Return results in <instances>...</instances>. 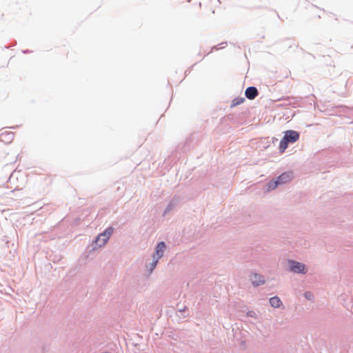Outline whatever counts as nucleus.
Masks as SVG:
<instances>
[{
  "mask_svg": "<svg viewBox=\"0 0 353 353\" xmlns=\"http://www.w3.org/2000/svg\"><path fill=\"white\" fill-rule=\"evenodd\" d=\"M299 139V134L294 130H287L285 132L283 138L279 144V152L283 153L288 148V144L296 142Z\"/></svg>",
  "mask_w": 353,
  "mask_h": 353,
  "instance_id": "1",
  "label": "nucleus"
},
{
  "mask_svg": "<svg viewBox=\"0 0 353 353\" xmlns=\"http://www.w3.org/2000/svg\"><path fill=\"white\" fill-rule=\"evenodd\" d=\"M113 231L114 228L110 227L104 232L99 234L96 240L97 244L99 245V246L104 245L108 241Z\"/></svg>",
  "mask_w": 353,
  "mask_h": 353,
  "instance_id": "2",
  "label": "nucleus"
},
{
  "mask_svg": "<svg viewBox=\"0 0 353 353\" xmlns=\"http://www.w3.org/2000/svg\"><path fill=\"white\" fill-rule=\"evenodd\" d=\"M165 248V244L164 242H160L157 248H156V254L153 256L154 261L152 264V269H154L157 263L158 262V260L163 256L164 250Z\"/></svg>",
  "mask_w": 353,
  "mask_h": 353,
  "instance_id": "3",
  "label": "nucleus"
},
{
  "mask_svg": "<svg viewBox=\"0 0 353 353\" xmlns=\"http://www.w3.org/2000/svg\"><path fill=\"white\" fill-rule=\"evenodd\" d=\"M290 270L296 273H305V266L303 263L292 261L290 263Z\"/></svg>",
  "mask_w": 353,
  "mask_h": 353,
  "instance_id": "4",
  "label": "nucleus"
},
{
  "mask_svg": "<svg viewBox=\"0 0 353 353\" xmlns=\"http://www.w3.org/2000/svg\"><path fill=\"white\" fill-rule=\"evenodd\" d=\"M250 281L253 285L254 286H259L260 285H262L265 283V280L263 277V276L258 274H252L250 276Z\"/></svg>",
  "mask_w": 353,
  "mask_h": 353,
  "instance_id": "5",
  "label": "nucleus"
},
{
  "mask_svg": "<svg viewBox=\"0 0 353 353\" xmlns=\"http://www.w3.org/2000/svg\"><path fill=\"white\" fill-rule=\"evenodd\" d=\"M258 95V90L255 87H248L245 90V96L249 99H254Z\"/></svg>",
  "mask_w": 353,
  "mask_h": 353,
  "instance_id": "6",
  "label": "nucleus"
},
{
  "mask_svg": "<svg viewBox=\"0 0 353 353\" xmlns=\"http://www.w3.org/2000/svg\"><path fill=\"white\" fill-rule=\"evenodd\" d=\"M292 178V174L291 172H284L281 174L277 180L281 182V184L285 183L288 181H290Z\"/></svg>",
  "mask_w": 353,
  "mask_h": 353,
  "instance_id": "7",
  "label": "nucleus"
},
{
  "mask_svg": "<svg viewBox=\"0 0 353 353\" xmlns=\"http://www.w3.org/2000/svg\"><path fill=\"white\" fill-rule=\"evenodd\" d=\"M14 138V134L10 132H3L0 135V139L4 142H10Z\"/></svg>",
  "mask_w": 353,
  "mask_h": 353,
  "instance_id": "8",
  "label": "nucleus"
},
{
  "mask_svg": "<svg viewBox=\"0 0 353 353\" xmlns=\"http://www.w3.org/2000/svg\"><path fill=\"white\" fill-rule=\"evenodd\" d=\"M270 303L274 307H279L281 304V301L278 296H274L270 299Z\"/></svg>",
  "mask_w": 353,
  "mask_h": 353,
  "instance_id": "9",
  "label": "nucleus"
},
{
  "mask_svg": "<svg viewBox=\"0 0 353 353\" xmlns=\"http://www.w3.org/2000/svg\"><path fill=\"white\" fill-rule=\"evenodd\" d=\"M279 184H281V182H279L277 179L276 181L269 182L268 184V190H274L277 187Z\"/></svg>",
  "mask_w": 353,
  "mask_h": 353,
  "instance_id": "10",
  "label": "nucleus"
},
{
  "mask_svg": "<svg viewBox=\"0 0 353 353\" xmlns=\"http://www.w3.org/2000/svg\"><path fill=\"white\" fill-rule=\"evenodd\" d=\"M305 296L307 299H310L313 297V295L310 293V292H305Z\"/></svg>",
  "mask_w": 353,
  "mask_h": 353,
  "instance_id": "11",
  "label": "nucleus"
}]
</instances>
